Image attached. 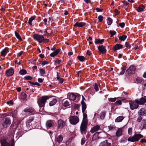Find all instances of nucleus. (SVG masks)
Wrapping results in <instances>:
<instances>
[{
	"label": "nucleus",
	"mask_w": 146,
	"mask_h": 146,
	"mask_svg": "<svg viewBox=\"0 0 146 146\" xmlns=\"http://www.w3.org/2000/svg\"><path fill=\"white\" fill-rule=\"evenodd\" d=\"M145 102L144 99L141 98L139 100H135L134 101L130 102H129L130 108L132 110L137 109L138 107V104H143Z\"/></svg>",
	"instance_id": "nucleus-1"
},
{
	"label": "nucleus",
	"mask_w": 146,
	"mask_h": 146,
	"mask_svg": "<svg viewBox=\"0 0 146 146\" xmlns=\"http://www.w3.org/2000/svg\"><path fill=\"white\" fill-rule=\"evenodd\" d=\"M49 97L48 96H43L41 98L38 100L37 102L40 107H43L45 105L46 101L48 99Z\"/></svg>",
	"instance_id": "nucleus-2"
},
{
	"label": "nucleus",
	"mask_w": 146,
	"mask_h": 146,
	"mask_svg": "<svg viewBox=\"0 0 146 146\" xmlns=\"http://www.w3.org/2000/svg\"><path fill=\"white\" fill-rule=\"evenodd\" d=\"M143 137V135L141 134H135L132 137L129 138L128 140L131 142H134L138 141L140 138H142Z\"/></svg>",
	"instance_id": "nucleus-3"
},
{
	"label": "nucleus",
	"mask_w": 146,
	"mask_h": 146,
	"mask_svg": "<svg viewBox=\"0 0 146 146\" xmlns=\"http://www.w3.org/2000/svg\"><path fill=\"white\" fill-rule=\"evenodd\" d=\"M69 119L70 123L73 125L76 124L79 121V119L78 117L75 116L70 117Z\"/></svg>",
	"instance_id": "nucleus-4"
},
{
	"label": "nucleus",
	"mask_w": 146,
	"mask_h": 146,
	"mask_svg": "<svg viewBox=\"0 0 146 146\" xmlns=\"http://www.w3.org/2000/svg\"><path fill=\"white\" fill-rule=\"evenodd\" d=\"M80 95L77 93H71L69 94V98L70 100L74 101L76 99L78 100L80 98Z\"/></svg>",
	"instance_id": "nucleus-5"
},
{
	"label": "nucleus",
	"mask_w": 146,
	"mask_h": 146,
	"mask_svg": "<svg viewBox=\"0 0 146 146\" xmlns=\"http://www.w3.org/2000/svg\"><path fill=\"white\" fill-rule=\"evenodd\" d=\"M33 38L39 43L42 42L43 40H44L43 36L41 35L35 34L33 35Z\"/></svg>",
	"instance_id": "nucleus-6"
},
{
	"label": "nucleus",
	"mask_w": 146,
	"mask_h": 146,
	"mask_svg": "<svg viewBox=\"0 0 146 146\" xmlns=\"http://www.w3.org/2000/svg\"><path fill=\"white\" fill-rule=\"evenodd\" d=\"M88 124V122L82 121L80 126V131L82 134V132L86 130V127Z\"/></svg>",
	"instance_id": "nucleus-7"
},
{
	"label": "nucleus",
	"mask_w": 146,
	"mask_h": 146,
	"mask_svg": "<svg viewBox=\"0 0 146 146\" xmlns=\"http://www.w3.org/2000/svg\"><path fill=\"white\" fill-rule=\"evenodd\" d=\"M14 72V70L12 68L6 70L5 72V75L7 77L12 76Z\"/></svg>",
	"instance_id": "nucleus-8"
},
{
	"label": "nucleus",
	"mask_w": 146,
	"mask_h": 146,
	"mask_svg": "<svg viewBox=\"0 0 146 146\" xmlns=\"http://www.w3.org/2000/svg\"><path fill=\"white\" fill-rule=\"evenodd\" d=\"M10 119L9 118H6L2 124L4 127H6L11 124Z\"/></svg>",
	"instance_id": "nucleus-9"
},
{
	"label": "nucleus",
	"mask_w": 146,
	"mask_h": 146,
	"mask_svg": "<svg viewBox=\"0 0 146 146\" xmlns=\"http://www.w3.org/2000/svg\"><path fill=\"white\" fill-rule=\"evenodd\" d=\"M58 128L61 129L64 127L65 122L63 120L60 119L58 121Z\"/></svg>",
	"instance_id": "nucleus-10"
},
{
	"label": "nucleus",
	"mask_w": 146,
	"mask_h": 146,
	"mask_svg": "<svg viewBox=\"0 0 146 146\" xmlns=\"http://www.w3.org/2000/svg\"><path fill=\"white\" fill-rule=\"evenodd\" d=\"M1 146H13V145H11L8 141L7 139H3L1 141Z\"/></svg>",
	"instance_id": "nucleus-11"
},
{
	"label": "nucleus",
	"mask_w": 146,
	"mask_h": 146,
	"mask_svg": "<svg viewBox=\"0 0 146 146\" xmlns=\"http://www.w3.org/2000/svg\"><path fill=\"white\" fill-rule=\"evenodd\" d=\"M98 49L102 54L105 53L106 52V50L104 46H100L98 47Z\"/></svg>",
	"instance_id": "nucleus-12"
},
{
	"label": "nucleus",
	"mask_w": 146,
	"mask_h": 146,
	"mask_svg": "<svg viewBox=\"0 0 146 146\" xmlns=\"http://www.w3.org/2000/svg\"><path fill=\"white\" fill-rule=\"evenodd\" d=\"M86 23L82 22H77L74 25L75 27H82L85 26Z\"/></svg>",
	"instance_id": "nucleus-13"
},
{
	"label": "nucleus",
	"mask_w": 146,
	"mask_h": 146,
	"mask_svg": "<svg viewBox=\"0 0 146 146\" xmlns=\"http://www.w3.org/2000/svg\"><path fill=\"white\" fill-rule=\"evenodd\" d=\"M135 67L133 65H131L130 66L127 70L128 72L130 73H133L135 70Z\"/></svg>",
	"instance_id": "nucleus-14"
},
{
	"label": "nucleus",
	"mask_w": 146,
	"mask_h": 146,
	"mask_svg": "<svg viewBox=\"0 0 146 146\" xmlns=\"http://www.w3.org/2000/svg\"><path fill=\"white\" fill-rule=\"evenodd\" d=\"M139 113V115H146V108H142L140 109Z\"/></svg>",
	"instance_id": "nucleus-15"
},
{
	"label": "nucleus",
	"mask_w": 146,
	"mask_h": 146,
	"mask_svg": "<svg viewBox=\"0 0 146 146\" xmlns=\"http://www.w3.org/2000/svg\"><path fill=\"white\" fill-rule=\"evenodd\" d=\"M24 111L25 112H28L29 113H34L35 112V111L34 109L32 108H27L24 110Z\"/></svg>",
	"instance_id": "nucleus-16"
},
{
	"label": "nucleus",
	"mask_w": 146,
	"mask_h": 146,
	"mask_svg": "<svg viewBox=\"0 0 146 146\" xmlns=\"http://www.w3.org/2000/svg\"><path fill=\"white\" fill-rule=\"evenodd\" d=\"M111 144L108 143L107 140L102 142L100 144V146H111Z\"/></svg>",
	"instance_id": "nucleus-17"
},
{
	"label": "nucleus",
	"mask_w": 146,
	"mask_h": 146,
	"mask_svg": "<svg viewBox=\"0 0 146 146\" xmlns=\"http://www.w3.org/2000/svg\"><path fill=\"white\" fill-rule=\"evenodd\" d=\"M100 128V126L97 125L93 127L91 130L90 132L92 133H93L98 131Z\"/></svg>",
	"instance_id": "nucleus-18"
},
{
	"label": "nucleus",
	"mask_w": 146,
	"mask_h": 146,
	"mask_svg": "<svg viewBox=\"0 0 146 146\" xmlns=\"http://www.w3.org/2000/svg\"><path fill=\"white\" fill-rule=\"evenodd\" d=\"M82 107V112L85 111L86 108V103L82 100L81 102Z\"/></svg>",
	"instance_id": "nucleus-19"
},
{
	"label": "nucleus",
	"mask_w": 146,
	"mask_h": 146,
	"mask_svg": "<svg viewBox=\"0 0 146 146\" xmlns=\"http://www.w3.org/2000/svg\"><path fill=\"white\" fill-rule=\"evenodd\" d=\"M122 46H123L122 45L119 44H117L113 47L114 50L116 51L122 48Z\"/></svg>",
	"instance_id": "nucleus-20"
},
{
	"label": "nucleus",
	"mask_w": 146,
	"mask_h": 146,
	"mask_svg": "<svg viewBox=\"0 0 146 146\" xmlns=\"http://www.w3.org/2000/svg\"><path fill=\"white\" fill-rule=\"evenodd\" d=\"M9 52V50L7 48H5L1 52V56H5L7 53Z\"/></svg>",
	"instance_id": "nucleus-21"
},
{
	"label": "nucleus",
	"mask_w": 146,
	"mask_h": 146,
	"mask_svg": "<svg viewBox=\"0 0 146 146\" xmlns=\"http://www.w3.org/2000/svg\"><path fill=\"white\" fill-rule=\"evenodd\" d=\"M122 133V129L121 128H119L116 132V135L117 137H120Z\"/></svg>",
	"instance_id": "nucleus-22"
},
{
	"label": "nucleus",
	"mask_w": 146,
	"mask_h": 146,
	"mask_svg": "<svg viewBox=\"0 0 146 146\" xmlns=\"http://www.w3.org/2000/svg\"><path fill=\"white\" fill-rule=\"evenodd\" d=\"M60 51V49H57L52 53L50 54V56L51 57H54Z\"/></svg>",
	"instance_id": "nucleus-23"
},
{
	"label": "nucleus",
	"mask_w": 146,
	"mask_h": 146,
	"mask_svg": "<svg viewBox=\"0 0 146 146\" xmlns=\"http://www.w3.org/2000/svg\"><path fill=\"white\" fill-rule=\"evenodd\" d=\"M145 8L143 5H141L136 9V10L139 12H142L143 11Z\"/></svg>",
	"instance_id": "nucleus-24"
},
{
	"label": "nucleus",
	"mask_w": 146,
	"mask_h": 146,
	"mask_svg": "<svg viewBox=\"0 0 146 146\" xmlns=\"http://www.w3.org/2000/svg\"><path fill=\"white\" fill-rule=\"evenodd\" d=\"M124 117L122 116H120L118 117L115 119V122H119L121 121L124 119Z\"/></svg>",
	"instance_id": "nucleus-25"
},
{
	"label": "nucleus",
	"mask_w": 146,
	"mask_h": 146,
	"mask_svg": "<svg viewBox=\"0 0 146 146\" xmlns=\"http://www.w3.org/2000/svg\"><path fill=\"white\" fill-rule=\"evenodd\" d=\"M82 113H83V118L82 121L88 122L87 114L84 112H84Z\"/></svg>",
	"instance_id": "nucleus-26"
},
{
	"label": "nucleus",
	"mask_w": 146,
	"mask_h": 146,
	"mask_svg": "<svg viewBox=\"0 0 146 146\" xmlns=\"http://www.w3.org/2000/svg\"><path fill=\"white\" fill-rule=\"evenodd\" d=\"M57 101L56 99H54L50 102L49 105L50 106H52L54 105L56 103Z\"/></svg>",
	"instance_id": "nucleus-27"
},
{
	"label": "nucleus",
	"mask_w": 146,
	"mask_h": 146,
	"mask_svg": "<svg viewBox=\"0 0 146 146\" xmlns=\"http://www.w3.org/2000/svg\"><path fill=\"white\" fill-rule=\"evenodd\" d=\"M104 39L100 40L98 39H95V43L96 44H102L104 42Z\"/></svg>",
	"instance_id": "nucleus-28"
},
{
	"label": "nucleus",
	"mask_w": 146,
	"mask_h": 146,
	"mask_svg": "<svg viewBox=\"0 0 146 146\" xmlns=\"http://www.w3.org/2000/svg\"><path fill=\"white\" fill-rule=\"evenodd\" d=\"M36 16H33L31 17L29 19L28 23L29 25H32V22L33 20H34Z\"/></svg>",
	"instance_id": "nucleus-29"
},
{
	"label": "nucleus",
	"mask_w": 146,
	"mask_h": 146,
	"mask_svg": "<svg viewBox=\"0 0 146 146\" xmlns=\"http://www.w3.org/2000/svg\"><path fill=\"white\" fill-rule=\"evenodd\" d=\"M21 97L22 99L25 100L27 97V94L25 92H22L21 94Z\"/></svg>",
	"instance_id": "nucleus-30"
},
{
	"label": "nucleus",
	"mask_w": 146,
	"mask_h": 146,
	"mask_svg": "<svg viewBox=\"0 0 146 146\" xmlns=\"http://www.w3.org/2000/svg\"><path fill=\"white\" fill-rule=\"evenodd\" d=\"M127 37V36L123 35L120 36L119 38V39L122 41H124L125 40Z\"/></svg>",
	"instance_id": "nucleus-31"
},
{
	"label": "nucleus",
	"mask_w": 146,
	"mask_h": 146,
	"mask_svg": "<svg viewBox=\"0 0 146 146\" xmlns=\"http://www.w3.org/2000/svg\"><path fill=\"white\" fill-rule=\"evenodd\" d=\"M78 59L81 61H83L86 59L85 57L83 56H79L77 57Z\"/></svg>",
	"instance_id": "nucleus-32"
},
{
	"label": "nucleus",
	"mask_w": 146,
	"mask_h": 146,
	"mask_svg": "<svg viewBox=\"0 0 146 146\" xmlns=\"http://www.w3.org/2000/svg\"><path fill=\"white\" fill-rule=\"evenodd\" d=\"M63 139V137L62 135H59L57 138V141L58 142H61Z\"/></svg>",
	"instance_id": "nucleus-33"
},
{
	"label": "nucleus",
	"mask_w": 146,
	"mask_h": 146,
	"mask_svg": "<svg viewBox=\"0 0 146 146\" xmlns=\"http://www.w3.org/2000/svg\"><path fill=\"white\" fill-rule=\"evenodd\" d=\"M100 86L99 84L95 83L94 85V88L96 91H98L99 90Z\"/></svg>",
	"instance_id": "nucleus-34"
},
{
	"label": "nucleus",
	"mask_w": 146,
	"mask_h": 146,
	"mask_svg": "<svg viewBox=\"0 0 146 146\" xmlns=\"http://www.w3.org/2000/svg\"><path fill=\"white\" fill-rule=\"evenodd\" d=\"M19 73L21 75H24L27 73V71L25 70L22 69L20 70Z\"/></svg>",
	"instance_id": "nucleus-35"
},
{
	"label": "nucleus",
	"mask_w": 146,
	"mask_h": 146,
	"mask_svg": "<svg viewBox=\"0 0 146 146\" xmlns=\"http://www.w3.org/2000/svg\"><path fill=\"white\" fill-rule=\"evenodd\" d=\"M136 81L137 83H141L142 81V79L141 77H138L136 78Z\"/></svg>",
	"instance_id": "nucleus-36"
},
{
	"label": "nucleus",
	"mask_w": 146,
	"mask_h": 146,
	"mask_svg": "<svg viewBox=\"0 0 146 146\" xmlns=\"http://www.w3.org/2000/svg\"><path fill=\"white\" fill-rule=\"evenodd\" d=\"M112 23V19L110 18L109 17L108 18L107 23L109 25H111Z\"/></svg>",
	"instance_id": "nucleus-37"
},
{
	"label": "nucleus",
	"mask_w": 146,
	"mask_h": 146,
	"mask_svg": "<svg viewBox=\"0 0 146 146\" xmlns=\"http://www.w3.org/2000/svg\"><path fill=\"white\" fill-rule=\"evenodd\" d=\"M57 80L58 81L59 83H62L63 82V80L62 78H60V76L57 77Z\"/></svg>",
	"instance_id": "nucleus-38"
},
{
	"label": "nucleus",
	"mask_w": 146,
	"mask_h": 146,
	"mask_svg": "<svg viewBox=\"0 0 146 146\" xmlns=\"http://www.w3.org/2000/svg\"><path fill=\"white\" fill-rule=\"evenodd\" d=\"M40 72L41 74V76H43L44 74L45 73L44 70L43 69H40Z\"/></svg>",
	"instance_id": "nucleus-39"
},
{
	"label": "nucleus",
	"mask_w": 146,
	"mask_h": 146,
	"mask_svg": "<svg viewBox=\"0 0 146 146\" xmlns=\"http://www.w3.org/2000/svg\"><path fill=\"white\" fill-rule=\"evenodd\" d=\"M15 34L16 36L18 39H19V40H22L21 38V37L18 33H17L16 32H15Z\"/></svg>",
	"instance_id": "nucleus-40"
},
{
	"label": "nucleus",
	"mask_w": 146,
	"mask_h": 146,
	"mask_svg": "<svg viewBox=\"0 0 146 146\" xmlns=\"http://www.w3.org/2000/svg\"><path fill=\"white\" fill-rule=\"evenodd\" d=\"M29 82L30 83V84H32L33 85H36L38 86H40V85L39 83L36 82Z\"/></svg>",
	"instance_id": "nucleus-41"
},
{
	"label": "nucleus",
	"mask_w": 146,
	"mask_h": 146,
	"mask_svg": "<svg viewBox=\"0 0 146 146\" xmlns=\"http://www.w3.org/2000/svg\"><path fill=\"white\" fill-rule=\"evenodd\" d=\"M25 79L27 80H30L33 78V77L30 76H26L24 77Z\"/></svg>",
	"instance_id": "nucleus-42"
},
{
	"label": "nucleus",
	"mask_w": 146,
	"mask_h": 146,
	"mask_svg": "<svg viewBox=\"0 0 146 146\" xmlns=\"http://www.w3.org/2000/svg\"><path fill=\"white\" fill-rule=\"evenodd\" d=\"M125 46L128 48H130L131 47V46L127 42L125 43Z\"/></svg>",
	"instance_id": "nucleus-43"
},
{
	"label": "nucleus",
	"mask_w": 146,
	"mask_h": 146,
	"mask_svg": "<svg viewBox=\"0 0 146 146\" xmlns=\"http://www.w3.org/2000/svg\"><path fill=\"white\" fill-rule=\"evenodd\" d=\"M108 127L109 130H110L115 129V127L111 125H110V126H108Z\"/></svg>",
	"instance_id": "nucleus-44"
},
{
	"label": "nucleus",
	"mask_w": 146,
	"mask_h": 146,
	"mask_svg": "<svg viewBox=\"0 0 146 146\" xmlns=\"http://www.w3.org/2000/svg\"><path fill=\"white\" fill-rule=\"evenodd\" d=\"M34 118L33 117H29V119L27 121V122L29 123L32 122Z\"/></svg>",
	"instance_id": "nucleus-45"
},
{
	"label": "nucleus",
	"mask_w": 146,
	"mask_h": 146,
	"mask_svg": "<svg viewBox=\"0 0 146 146\" xmlns=\"http://www.w3.org/2000/svg\"><path fill=\"white\" fill-rule=\"evenodd\" d=\"M110 33L111 35V36L112 37L113 35L115 34L116 32L115 31H110Z\"/></svg>",
	"instance_id": "nucleus-46"
},
{
	"label": "nucleus",
	"mask_w": 146,
	"mask_h": 146,
	"mask_svg": "<svg viewBox=\"0 0 146 146\" xmlns=\"http://www.w3.org/2000/svg\"><path fill=\"white\" fill-rule=\"evenodd\" d=\"M118 98H110L109 99V100L111 102H114Z\"/></svg>",
	"instance_id": "nucleus-47"
},
{
	"label": "nucleus",
	"mask_w": 146,
	"mask_h": 146,
	"mask_svg": "<svg viewBox=\"0 0 146 146\" xmlns=\"http://www.w3.org/2000/svg\"><path fill=\"white\" fill-rule=\"evenodd\" d=\"M63 104L64 106L66 107L70 105V104L68 101H66Z\"/></svg>",
	"instance_id": "nucleus-48"
},
{
	"label": "nucleus",
	"mask_w": 146,
	"mask_h": 146,
	"mask_svg": "<svg viewBox=\"0 0 146 146\" xmlns=\"http://www.w3.org/2000/svg\"><path fill=\"white\" fill-rule=\"evenodd\" d=\"M121 71L120 72V74L121 75L123 74L125 72V69L124 67H122L121 68Z\"/></svg>",
	"instance_id": "nucleus-49"
},
{
	"label": "nucleus",
	"mask_w": 146,
	"mask_h": 146,
	"mask_svg": "<svg viewBox=\"0 0 146 146\" xmlns=\"http://www.w3.org/2000/svg\"><path fill=\"white\" fill-rule=\"evenodd\" d=\"M55 62L56 64H59L61 63V61L60 60L57 59L55 61Z\"/></svg>",
	"instance_id": "nucleus-50"
},
{
	"label": "nucleus",
	"mask_w": 146,
	"mask_h": 146,
	"mask_svg": "<svg viewBox=\"0 0 146 146\" xmlns=\"http://www.w3.org/2000/svg\"><path fill=\"white\" fill-rule=\"evenodd\" d=\"M46 125L47 127H50L52 126V124L50 123H49L48 121H47L46 123Z\"/></svg>",
	"instance_id": "nucleus-51"
},
{
	"label": "nucleus",
	"mask_w": 146,
	"mask_h": 146,
	"mask_svg": "<svg viewBox=\"0 0 146 146\" xmlns=\"http://www.w3.org/2000/svg\"><path fill=\"white\" fill-rule=\"evenodd\" d=\"M98 19L101 22L103 19V17L102 15H100L98 16Z\"/></svg>",
	"instance_id": "nucleus-52"
},
{
	"label": "nucleus",
	"mask_w": 146,
	"mask_h": 146,
	"mask_svg": "<svg viewBox=\"0 0 146 146\" xmlns=\"http://www.w3.org/2000/svg\"><path fill=\"white\" fill-rule=\"evenodd\" d=\"M132 129L131 128H129L128 129V134L129 135H131L132 133Z\"/></svg>",
	"instance_id": "nucleus-53"
},
{
	"label": "nucleus",
	"mask_w": 146,
	"mask_h": 146,
	"mask_svg": "<svg viewBox=\"0 0 146 146\" xmlns=\"http://www.w3.org/2000/svg\"><path fill=\"white\" fill-rule=\"evenodd\" d=\"M115 104L117 105H121L122 104L121 101L120 100L117 101L115 102Z\"/></svg>",
	"instance_id": "nucleus-54"
},
{
	"label": "nucleus",
	"mask_w": 146,
	"mask_h": 146,
	"mask_svg": "<svg viewBox=\"0 0 146 146\" xmlns=\"http://www.w3.org/2000/svg\"><path fill=\"white\" fill-rule=\"evenodd\" d=\"M105 114L104 113H102L100 115V118L101 119H103L104 117Z\"/></svg>",
	"instance_id": "nucleus-55"
},
{
	"label": "nucleus",
	"mask_w": 146,
	"mask_h": 146,
	"mask_svg": "<svg viewBox=\"0 0 146 146\" xmlns=\"http://www.w3.org/2000/svg\"><path fill=\"white\" fill-rule=\"evenodd\" d=\"M44 40H43L42 42L43 43H46L49 41V39L47 38H44Z\"/></svg>",
	"instance_id": "nucleus-56"
},
{
	"label": "nucleus",
	"mask_w": 146,
	"mask_h": 146,
	"mask_svg": "<svg viewBox=\"0 0 146 146\" xmlns=\"http://www.w3.org/2000/svg\"><path fill=\"white\" fill-rule=\"evenodd\" d=\"M96 10L97 12H101L102 11L103 9H100L99 8L97 7L96 9Z\"/></svg>",
	"instance_id": "nucleus-57"
},
{
	"label": "nucleus",
	"mask_w": 146,
	"mask_h": 146,
	"mask_svg": "<svg viewBox=\"0 0 146 146\" xmlns=\"http://www.w3.org/2000/svg\"><path fill=\"white\" fill-rule=\"evenodd\" d=\"M85 142V138L82 139L81 141V144L82 145L84 144Z\"/></svg>",
	"instance_id": "nucleus-58"
},
{
	"label": "nucleus",
	"mask_w": 146,
	"mask_h": 146,
	"mask_svg": "<svg viewBox=\"0 0 146 146\" xmlns=\"http://www.w3.org/2000/svg\"><path fill=\"white\" fill-rule=\"evenodd\" d=\"M48 61H44L43 62L42 64V65H44L45 64H48Z\"/></svg>",
	"instance_id": "nucleus-59"
},
{
	"label": "nucleus",
	"mask_w": 146,
	"mask_h": 146,
	"mask_svg": "<svg viewBox=\"0 0 146 146\" xmlns=\"http://www.w3.org/2000/svg\"><path fill=\"white\" fill-rule=\"evenodd\" d=\"M119 26L121 28H123L125 26V23H122L119 24Z\"/></svg>",
	"instance_id": "nucleus-60"
},
{
	"label": "nucleus",
	"mask_w": 146,
	"mask_h": 146,
	"mask_svg": "<svg viewBox=\"0 0 146 146\" xmlns=\"http://www.w3.org/2000/svg\"><path fill=\"white\" fill-rule=\"evenodd\" d=\"M7 104H10L11 105H13V101L12 100H11L10 101L7 102Z\"/></svg>",
	"instance_id": "nucleus-61"
},
{
	"label": "nucleus",
	"mask_w": 146,
	"mask_h": 146,
	"mask_svg": "<svg viewBox=\"0 0 146 146\" xmlns=\"http://www.w3.org/2000/svg\"><path fill=\"white\" fill-rule=\"evenodd\" d=\"M142 119V117L140 116H139L137 119V121L138 122H140Z\"/></svg>",
	"instance_id": "nucleus-62"
},
{
	"label": "nucleus",
	"mask_w": 146,
	"mask_h": 146,
	"mask_svg": "<svg viewBox=\"0 0 146 146\" xmlns=\"http://www.w3.org/2000/svg\"><path fill=\"white\" fill-rule=\"evenodd\" d=\"M142 122L144 123V124L143 125V128H146V121H145L143 120Z\"/></svg>",
	"instance_id": "nucleus-63"
},
{
	"label": "nucleus",
	"mask_w": 146,
	"mask_h": 146,
	"mask_svg": "<svg viewBox=\"0 0 146 146\" xmlns=\"http://www.w3.org/2000/svg\"><path fill=\"white\" fill-rule=\"evenodd\" d=\"M114 11L116 15H118L119 13V12L117 9H115Z\"/></svg>",
	"instance_id": "nucleus-64"
}]
</instances>
